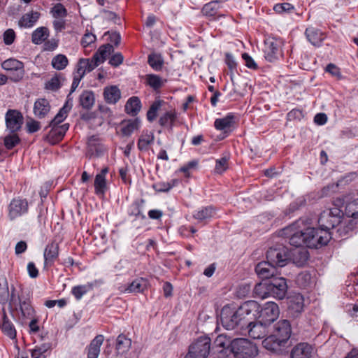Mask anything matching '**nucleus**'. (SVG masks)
I'll use <instances>...</instances> for the list:
<instances>
[{
    "label": "nucleus",
    "instance_id": "38",
    "mask_svg": "<svg viewBox=\"0 0 358 358\" xmlns=\"http://www.w3.org/2000/svg\"><path fill=\"white\" fill-rule=\"evenodd\" d=\"M29 291L24 290L23 289H20V292H17L14 287H11V293L9 294V305L11 307L17 308L18 305L22 301L21 299L22 296H24L26 294H29Z\"/></svg>",
    "mask_w": 358,
    "mask_h": 358
},
{
    "label": "nucleus",
    "instance_id": "61",
    "mask_svg": "<svg viewBox=\"0 0 358 358\" xmlns=\"http://www.w3.org/2000/svg\"><path fill=\"white\" fill-rule=\"evenodd\" d=\"M30 322L29 323V332L30 334H37L40 331L38 325L39 318L38 316L34 315L32 318H29Z\"/></svg>",
    "mask_w": 358,
    "mask_h": 358
},
{
    "label": "nucleus",
    "instance_id": "35",
    "mask_svg": "<svg viewBox=\"0 0 358 358\" xmlns=\"http://www.w3.org/2000/svg\"><path fill=\"white\" fill-rule=\"evenodd\" d=\"M3 333L11 339L16 337V330L14 324L6 315V313H3L2 317V324L1 326Z\"/></svg>",
    "mask_w": 358,
    "mask_h": 358
},
{
    "label": "nucleus",
    "instance_id": "55",
    "mask_svg": "<svg viewBox=\"0 0 358 358\" xmlns=\"http://www.w3.org/2000/svg\"><path fill=\"white\" fill-rule=\"evenodd\" d=\"M229 156H223L220 159H217L215 162V171L217 173H222L228 169Z\"/></svg>",
    "mask_w": 358,
    "mask_h": 358
},
{
    "label": "nucleus",
    "instance_id": "21",
    "mask_svg": "<svg viewBox=\"0 0 358 358\" xmlns=\"http://www.w3.org/2000/svg\"><path fill=\"white\" fill-rule=\"evenodd\" d=\"M87 155L89 157H101L103 155L105 152V148L103 145H102L99 140V138L96 136H92L88 138L87 141Z\"/></svg>",
    "mask_w": 358,
    "mask_h": 358
},
{
    "label": "nucleus",
    "instance_id": "37",
    "mask_svg": "<svg viewBox=\"0 0 358 358\" xmlns=\"http://www.w3.org/2000/svg\"><path fill=\"white\" fill-rule=\"evenodd\" d=\"M49 36V30L45 27H41L35 29L31 34V42L39 45L43 43Z\"/></svg>",
    "mask_w": 358,
    "mask_h": 358
},
{
    "label": "nucleus",
    "instance_id": "54",
    "mask_svg": "<svg viewBox=\"0 0 358 358\" xmlns=\"http://www.w3.org/2000/svg\"><path fill=\"white\" fill-rule=\"evenodd\" d=\"M311 275L309 272L303 271L297 275L296 282L300 287L305 288L311 283Z\"/></svg>",
    "mask_w": 358,
    "mask_h": 358
},
{
    "label": "nucleus",
    "instance_id": "6",
    "mask_svg": "<svg viewBox=\"0 0 358 358\" xmlns=\"http://www.w3.org/2000/svg\"><path fill=\"white\" fill-rule=\"evenodd\" d=\"M306 246L312 248H317L327 245L331 238L330 231L322 227L306 228Z\"/></svg>",
    "mask_w": 358,
    "mask_h": 358
},
{
    "label": "nucleus",
    "instance_id": "53",
    "mask_svg": "<svg viewBox=\"0 0 358 358\" xmlns=\"http://www.w3.org/2000/svg\"><path fill=\"white\" fill-rule=\"evenodd\" d=\"M66 106H63L57 114L55 116V117L50 122L48 127H59V124L62 123L67 117V114L69 111H67L65 108Z\"/></svg>",
    "mask_w": 358,
    "mask_h": 358
},
{
    "label": "nucleus",
    "instance_id": "23",
    "mask_svg": "<svg viewBox=\"0 0 358 358\" xmlns=\"http://www.w3.org/2000/svg\"><path fill=\"white\" fill-rule=\"evenodd\" d=\"M305 35L307 40L315 47L321 46L326 38L325 34L323 31L314 27L306 28Z\"/></svg>",
    "mask_w": 358,
    "mask_h": 358
},
{
    "label": "nucleus",
    "instance_id": "34",
    "mask_svg": "<svg viewBox=\"0 0 358 358\" xmlns=\"http://www.w3.org/2000/svg\"><path fill=\"white\" fill-rule=\"evenodd\" d=\"M146 287L147 281L145 279L142 278H136L124 288L123 292L126 293H140L143 292Z\"/></svg>",
    "mask_w": 358,
    "mask_h": 358
},
{
    "label": "nucleus",
    "instance_id": "24",
    "mask_svg": "<svg viewBox=\"0 0 358 358\" xmlns=\"http://www.w3.org/2000/svg\"><path fill=\"white\" fill-rule=\"evenodd\" d=\"M30 292L22 296V300L18 305L21 315L23 319L32 318L36 315V312L31 303Z\"/></svg>",
    "mask_w": 358,
    "mask_h": 358
},
{
    "label": "nucleus",
    "instance_id": "28",
    "mask_svg": "<svg viewBox=\"0 0 358 358\" xmlns=\"http://www.w3.org/2000/svg\"><path fill=\"white\" fill-rule=\"evenodd\" d=\"M142 104L138 96H133L130 97L126 102L124 110L126 113L131 116H136L140 112Z\"/></svg>",
    "mask_w": 358,
    "mask_h": 358
},
{
    "label": "nucleus",
    "instance_id": "31",
    "mask_svg": "<svg viewBox=\"0 0 358 358\" xmlns=\"http://www.w3.org/2000/svg\"><path fill=\"white\" fill-rule=\"evenodd\" d=\"M154 140L155 136L152 132L148 131H143L137 143L138 150L143 152L148 151L149 146L154 143Z\"/></svg>",
    "mask_w": 358,
    "mask_h": 358
},
{
    "label": "nucleus",
    "instance_id": "20",
    "mask_svg": "<svg viewBox=\"0 0 358 358\" xmlns=\"http://www.w3.org/2000/svg\"><path fill=\"white\" fill-rule=\"evenodd\" d=\"M277 269L275 266L266 259L259 262L255 266V272L262 279H272L275 277Z\"/></svg>",
    "mask_w": 358,
    "mask_h": 358
},
{
    "label": "nucleus",
    "instance_id": "19",
    "mask_svg": "<svg viewBox=\"0 0 358 358\" xmlns=\"http://www.w3.org/2000/svg\"><path fill=\"white\" fill-rule=\"evenodd\" d=\"M59 257V244L52 241L48 243L43 252L44 268L52 266Z\"/></svg>",
    "mask_w": 358,
    "mask_h": 358
},
{
    "label": "nucleus",
    "instance_id": "5",
    "mask_svg": "<svg viewBox=\"0 0 358 358\" xmlns=\"http://www.w3.org/2000/svg\"><path fill=\"white\" fill-rule=\"evenodd\" d=\"M294 254L282 243H277L266 252V259L275 267L285 266Z\"/></svg>",
    "mask_w": 358,
    "mask_h": 358
},
{
    "label": "nucleus",
    "instance_id": "30",
    "mask_svg": "<svg viewBox=\"0 0 358 358\" xmlns=\"http://www.w3.org/2000/svg\"><path fill=\"white\" fill-rule=\"evenodd\" d=\"M177 119V113L175 110H171L164 113L159 119V124L161 127L171 131L173 129L174 122Z\"/></svg>",
    "mask_w": 358,
    "mask_h": 358
},
{
    "label": "nucleus",
    "instance_id": "62",
    "mask_svg": "<svg viewBox=\"0 0 358 358\" xmlns=\"http://www.w3.org/2000/svg\"><path fill=\"white\" fill-rule=\"evenodd\" d=\"M242 59L245 62V65L250 69L257 70L258 69V65L253 59V58L247 52L242 54Z\"/></svg>",
    "mask_w": 358,
    "mask_h": 358
},
{
    "label": "nucleus",
    "instance_id": "32",
    "mask_svg": "<svg viewBox=\"0 0 358 358\" xmlns=\"http://www.w3.org/2000/svg\"><path fill=\"white\" fill-rule=\"evenodd\" d=\"M141 121L136 117L134 120H124L121 122V132L124 136H129L134 131L138 130L140 127Z\"/></svg>",
    "mask_w": 358,
    "mask_h": 358
},
{
    "label": "nucleus",
    "instance_id": "11",
    "mask_svg": "<svg viewBox=\"0 0 358 358\" xmlns=\"http://www.w3.org/2000/svg\"><path fill=\"white\" fill-rule=\"evenodd\" d=\"M8 210L9 219L14 220L28 213L29 203L26 199L18 196L11 200L8 206Z\"/></svg>",
    "mask_w": 358,
    "mask_h": 358
},
{
    "label": "nucleus",
    "instance_id": "47",
    "mask_svg": "<svg viewBox=\"0 0 358 358\" xmlns=\"http://www.w3.org/2000/svg\"><path fill=\"white\" fill-rule=\"evenodd\" d=\"M21 140L17 133H10L3 138V145L7 150H11L20 143Z\"/></svg>",
    "mask_w": 358,
    "mask_h": 358
},
{
    "label": "nucleus",
    "instance_id": "15",
    "mask_svg": "<svg viewBox=\"0 0 358 358\" xmlns=\"http://www.w3.org/2000/svg\"><path fill=\"white\" fill-rule=\"evenodd\" d=\"M265 58L267 61L273 62L281 55L280 42L276 39H268L265 42Z\"/></svg>",
    "mask_w": 358,
    "mask_h": 358
},
{
    "label": "nucleus",
    "instance_id": "57",
    "mask_svg": "<svg viewBox=\"0 0 358 358\" xmlns=\"http://www.w3.org/2000/svg\"><path fill=\"white\" fill-rule=\"evenodd\" d=\"M294 10V6L289 3H277L273 6V10L277 13H289Z\"/></svg>",
    "mask_w": 358,
    "mask_h": 358
},
{
    "label": "nucleus",
    "instance_id": "18",
    "mask_svg": "<svg viewBox=\"0 0 358 358\" xmlns=\"http://www.w3.org/2000/svg\"><path fill=\"white\" fill-rule=\"evenodd\" d=\"M304 307V298L299 293H295L288 297L289 313L293 317H297L303 310Z\"/></svg>",
    "mask_w": 358,
    "mask_h": 358
},
{
    "label": "nucleus",
    "instance_id": "12",
    "mask_svg": "<svg viewBox=\"0 0 358 358\" xmlns=\"http://www.w3.org/2000/svg\"><path fill=\"white\" fill-rule=\"evenodd\" d=\"M231 341L230 337L220 334L215 339L212 350L217 358H226L231 354Z\"/></svg>",
    "mask_w": 358,
    "mask_h": 358
},
{
    "label": "nucleus",
    "instance_id": "33",
    "mask_svg": "<svg viewBox=\"0 0 358 358\" xmlns=\"http://www.w3.org/2000/svg\"><path fill=\"white\" fill-rule=\"evenodd\" d=\"M40 16V13L37 11L26 13L19 20V26L24 28H31L36 23Z\"/></svg>",
    "mask_w": 358,
    "mask_h": 358
},
{
    "label": "nucleus",
    "instance_id": "1",
    "mask_svg": "<svg viewBox=\"0 0 358 358\" xmlns=\"http://www.w3.org/2000/svg\"><path fill=\"white\" fill-rule=\"evenodd\" d=\"M258 306L255 301H247L237 309L230 306H224L220 313V322L227 330L236 328L244 329L250 320H254L257 313Z\"/></svg>",
    "mask_w": 358,
    "mask_h": 358
},
{
    "label": "nucleus",
    "instance_id": "42",
    "mask_svg": "<svg viewBox=\"0 0 358 358\" xmlns=\"http://www.w3.org/2000/svg\"><path fill=\"white\" fill-rule=\"evenodd\" d=\"M114 50L113 46L111 44H106L99 47L96 52L94 55V57H97L99 64L104 62L108 56L110 55Z\"/></svg>",
    "mask_w": 358,
    "mask_h": 358
},
{
    "label": "nucleus",
    "instance_id": "10",
    "mask_svg": "<svg viewBox=\"0 0 358 358\" xmlns=\"http://www.w3.org/2000/svg\"><path fill=\"white\" fill-rule=\"evenodd\" d=\"M287 280L283 277L273 278L267 285V291L274 298L283 299L287 292Z\"/></svg>",
    "mask_w": 358,
    "mask_h": 358
},
{
    "label": "nucleus",
    "instance_id": "63",
    "mask_svg": "<svg viewBox=\"0 0 358 358\" xmlns=\"http://www.w3.org/2000/svg\"><path fill=\"white\" fill-rule=\"evenodd\" d=\"M3 42L6 45H11L15 39V33L13 29H8L3 34Z\"/></svg>",
    "mask_w": 358,
    "mask_h": 358
},
{
    "label": "nucleus",
    "instance_id": "46",
    "mask_svg": "<svg viewBox=\"0 0 358 358\" xmlns=\"http://www.w3.org/2000/svg\"><path fill=\"white\" fill-rule=\"evenodd\" d=\"M1 66L4 70L10 72L24 68V64L16 59L10 58L5 60L1 64Z\"/></svg>",
    "mask_w": 358,
    "mask_h": 358
},
{
    "label": "nucleus",
    "instance_id": "17",
    "mask_svg": "<svg viewBox=\"0 0 358 358\" xmlns=\"http://www.w3.org/2000/svg\"><path fill=\"white\" fill-rule=\"evenodd\" d=\"M48 127L47 126L45 129ZM51 128L49 133L45 136V140L52 145L58 143L62 140L66 132L69 128L67 123L63 124L59 127H50Z\"/></svg>",
    "mask_w": 358,
    "mask_h": 358
},
{
    "label": "nucleus",
    "instance_id": "48",
    "mask_svg": "<svg viewBox=\"0 0 358 358\" xmlns=\"http://www.w3.org/2000/svg\"><path fill=\"white\" fill-rule=\"evenodd\" d=\"M148 62L155 71H160L164 64V59L159 54L152 53L148 55Z\"/></svg>",
    "mask_w": 358,
    "mask_h": 358
},
{
    "label": "nucleus",
    "instance_id": "4",
    "mask_svg": "<svg viewBox=\"0 0 358 358\" xmlns=\"http://www.w3.org/2000/svg\"><path fill=\"white\" fill-rule=\"evenodd\" d=\"M231 354L234 358H255L258 348L247 338H235L231 341Z\"/></svg>",
    "mask_w": 358,
    "mask_h": 358
},
{
    "label": "nucleus",
    "instance_id": "49",
    "mask_svg": "<svg viewBox=\"0 0 358 358\" xmlns=\"http://www.w3.org/2000/svg\"><path fill=\"white\" fill-rule=\"evenodd\" d=\"M345 214L348 217L358 218V198L346 204Z\"/></svg>",
    "mask_w": 358,
    "mask_h": 358
},
{
    "label": "nucleus",
    "instance_id": "45",
    "mask_svg": "<svg viewBox=\"0 0 358 358\" xmlns=\"http://www.w3.org/2000/svg\"><path fill=\"white\" fill-rule=\"evenodd\" d=\"M51 64L55 69L61 71L68 66L69 59L66 55L58 54L52 59Z\"/></svg>",
    "mask_w": 358,
    "mask_h": 358
},
{
    "label": "nucleus",
    "instance_id": "40",
    "mask_svg": "<svg viewBox=\"0 0 358 358\" xmlns=\"http://www.w3.org/2000/svg\"><path fill=\"white\" fill-rule=\"evenodd\" d=\"M179 180L178 179H172L169 181H160L155 182L152 187L153 189L158 192H169L173 187H176L178 185Z\"/></svg>",
    "mask_w": 358,
    "mask_h": 358
},
{
    "label": "nucleus",
    "instance_id": "43",
    "mask_svg": "<svg viewBox=\"0 0 358 358\" xmlns=\"http://www.w3.org/2000/svg\"><path fill=\"white\" fill-rule=\"evenodd\" d=\"M131 345V339L127 338L123 334H120L117 336L116 340V350L119 354H123L127 352Z\"/></svg>",
    "mask_w": 358,
    "mask_h": 358
},
{
    "label": "nucleus",
    "instance_id": "58",
    "mask_svg": "<svg viewBox=\"0 0 358 358\" xmlns=\"http://www.w3.org/2000/svg\"><path fill=\"white\" fill-rule=\"evenodd\" d=\"M61 76L56 75L52 77L46 84L45 88L52 91H56L61 87Z\"/></svg>",
    "mask_w": 358,
    "mask_h": 358
},
{
    "label": "nucleus",
    "instance_id": "64",
    "mask_svg": "<svg viewBox=\"0 0 358 358\" xmlns=\"http://www.w3.org/2000/svg\"><path fill=\"white\" fill-rule=\"evenodd\" d=\"M26 127L27 131L29 134L36 132L41 128L40 123L34 119H30L29 121H27L26 123Z\"/></svg>",
    "mask_w": 358,
    "mask_h": 358
},
{
    "label": "nucleus",
    "instance_id": "52",
    "mask_svg": "<svg viewBox=\"0 0 358 358\" xmlns=\"http://www.w3.org/2000/svg\"><path fill=\"white\" fill-rule=\"evenodd\" d=\"M95 193L97 195L104 194L106 189V177L102 175H96L94 180Z\"/></svg>",
    "mask_w": 358,
    "mask_h": 358
},
{
    "label": "nucleus",
    "instance_id": "29",
    "mask_svg": "<svg viewBox=\"0 0 358 358\" xmlns=\"http://www.w3.org/2000/svg\"><path fill=\"white\" fill-rule=\"evenodd\" d=\"M50 105L46 99H37L34 106V115L38 118H43L50 112Z\"/></svg>",
    "mask_w": 358,
    "mask_h": 358
},
{
    "label": "nucleus",
    "instance_id": "59",
    "mask_svg": "<svg viewBox=\"0 0 358 358\" xmlns=\"http://www.w3.org/2000/svg\"><path fill=\"white\" fill-rule=\"evenodd\" d=\"M81 64H83L85 66L87 72H90L93 71L96 67H97L100 64L98 58L96 57H93L92 60L88 59H81Z\"/></svg>",
    "mask_w": 358,
    "mask_h": 358
},
{
    "label": "nucleus",
    "instance_id": "41",
    "mask_svg": "<svg viewBox=\"0 0 358 358\" xmlns=\"http://www.w3.org/2000/svg\"><path fill=\"white\" fill-rule=\"evenodd\" d=\"M80 106L85 109H90L95 101L94 93L92 91H84L80 95Z\"/></svg>",
    "mask_w": 358,
    "mask_h": 358
},
{
    "label": "nucleus",
    "instance_id": "9",
    "mask_svg": "<svg viewBox=\"0 0 358 358\" xmlns=\"http://www.w3.org/2000/svg\"><path fill=\"white\" fill-rule=\"evenodd\" d=\"M343 213L337 208H334L320 214L318 223L324 229L329 231L341 223Z\"/></svg>",
    "mask_w": 358,
    "mask_h": 358
},
{
    "label": "nucleus",
    "instance_id": "8",
    "mask_svg": "<svg viewBox=\"0 0 358 358\" xmlns=\"http://www.w3.org/2000/svg\"><path fill=\"white\" fill-rule=\"evenodd\" d=\"M257 313L255 314L254 320L258 319L263 324L270 326L279 317L280 310L275 303L268 301L265 303L262 307L257 303Z\"/></svg>",
    "mask_w": 358,
    "mask_h": 358
},
{
    "label": "nucleus",
    "instance_id": "56",
    "mask_svg": "<svg viewBox=\"0 0 358 358\" xmlns=\"http://www.w3.org/2000/svg\"><path fill=\"white\" fill-rule=\"evenodd\" d=\"M9 289L6 278L0 279V301L4 303L8 300Z\"/></svg>",
    "mask_w": 358,
    "mask_h": 358
},
{
    "label": "nucleus",
    "instance_id": "36",
    "mask_svg": "<svg viewBox=\"0 0 358 358\" xmlns=\"http://www.w3.org/2000/svg\"><path fill=\"white\" fill-rule=\"evenodd\" d=\"M215 214V210L212 206L202 207L193 213V217L199 221L210 219Z\"/></svg>",
    "mask_w": 358,
    "mask_h": 358
},
{
    "label": "nucleus",
    "instance_id": "25",
    "mask_svg": "<svg viewBox=\"0 0 358 358\" xmlns=\"http://www.w3.org/2000/svg\"><path fill=\"white\" fill-rule=\"evenodd\" d=\"M313 348L306 343H300L295 345L290 353V358H310Z\"/></svg>",
    "mask_w": 358,
    "mask_h": 358
},
{
    "label": "nucleus",
    "instance_id": "60",
    "mask_svg": "<svg viewBox=\"0 0 358 358\" xmlns=\"http://www.w3.org/2000/svg\"><path fill=\"white\" fill-rule=\"evenodd\" d=\"M128 214L129 215L135 216L136 217H141L142 218L145 217V215L141 212V208L139 203L136 201L134 202L128 210Z\"/></svg>",
    "mask_w": 358,
    "mask_h": 358
},
{
    "label": "nucleus",
    "instance_id": "3",
    "mask_svg": "<svg viewBox=\"0 0 358 358\" xmlns=\"http://www.w3.org/2000/svg\"><path fill=\"white\" fill-rule=\"evenodd\" d=\"M303 221L299 220L292 224L284 228L281 231V236L287 239L289 243L296 248L303 245L306 246V228L302 227Z\"/></svg>",
    "mask_w": 358,
    "mask_h": 358
},
{
    "label": "nucleus",
    "instance_id": "7",
    "mask_svg": "<svg viewBox=\"0 0 358 358\" xmlns=\"http://www.w3.org/2000/svg\"><path fill=\"white\" fill-rule=\"evenodd\" d=\"M210 349V338L208 336H201L189 345L185 358H207Z\"/></svg>",
    "mask_w": 358,
    "mask_h": 358
},
{
    "label": "nucleus",
    "instance_id": "16",
    "mask_svg": "<svg viewBox=\"0 0 358 358\" xmlns=\"http://www.w3.org/2000/svg\"><path fill=\"white\" fill-rule=\"evenodd\" d=\"M236 123V117L232 113H228L222 118H217L214 122L217 130L222 131L227 136L233 130Z\"/></svg>",
    "mask_w": 358,
    "mask_h": 358
},
{
    "label": "nucleus",
    "instance_id": "51",
    "mask_svg": "<svg viewBox=\"0 0 358 358\" xmlns=\"http://www.w3.org/2000/svg\"><path fill=\"white\" fill-rule=\"evenodd\" d=\"M50 13L55 19H62L67 16L68 12L61 3H57L51 8Z\"/></svg>",
    "mask_w": 358,
    "mask_h": 358
},
{
    "label": "nucleus",
    "instance_id": "2",
    "mask_svg": "<svg viewBox=\"0 0 358 358\" xmlns=\"http://www.w3.org/2000/svg\"><path fill=\"white\" fill-rule=\"evenodd\" d=\"M292 335V327L289 320H281L273 327L271 335L262 341V345L266 350L279 354L287 345Z\"/></svg>",
    "mask_w": 358,
    "mask_h": 358
},
{
    "label": "nucleus",
    "instance_id": "26",
    "mask_svg": "<svg viewBox=\"0 0 358 358\" xmlns=\"http://www.w3.org/2000/svg\"><path fill=\"white\" fill-rule=\"evenodd\" d=\"M103 97L108 104H115L121 98L120 90L116 85L106 87L103 90Z\"/></svg>",
    "mask_w": 358,
    "mask_h": 358
},
{
    "label": "nucleus",
    "instance_id": "22",
    "mask_svg": "<svg viewBox=\"0 0 358 358\" xmlns=\"http://www.w3.org/2000/svg\"><path fill=\"white\" fill-rule=\"evenodd\" d=\"M102 283V280H95L85 285L74 286L71 289V294L74 296L77 301H80L85 294L92 291L94 287L99 286Z\"/></svg>",
    "mask_w": 358,
    "mask_h": 358
},
{
    "label": "nucleus",
    "instance_id": "14",
    "mask_svg": "<svg viewBox=\"0 0 358 358\" xmlns=\"http://www.w3.org/2000/svg\"><path fill=\"white\" fill-rule=\"evenodd\" d=\"M253 320L249 321L245 328L248 329V335L253 339H261L264 338L268 333V326L266 324H263L258 320L255 322Z\"/></svg>",
    "mask_w": 358,
    "mask_h": 358
},
{
    "label": "nucleus",
    "instance_id": "13",
    "mask_svg": "<svg viewBox=\"0 0 358 358\" xmlns=\"http://www.w3.org/2000/svg\"><path fill=\"white\" fill-rule=\"evenodd\" d=\"M6 127L10 133H17L22 129L24 117L17 110L8 109L5 115Z\"/></svg>",
    "mask_w": 358,
    "mask_h": 358
},
{
    "label": "nucleus",
    "instance_id": "27",
    "mask_svg": "<svg viewBox=\"0 0 358 358\" xmlns=\"http://www.w3.org/2000/svg\"><path fill=\"white\" fill-rule=\"evenodd\" d=\"M104 341V337L99 334L94 337L87 348V358H98L100 353V348Z\"/></svg>",
    "mask_w": 358,
    "mask_h": 358
},
{
    "label": "nucleus",
    "instance_id": "39",
    "mask_svg": "<svg viewBox=\"0 0 358 358\" xmlns=\"http://www.w3.org/2000/svg\"><path fill=\"white\" fill-rule=\"evenodd\" d=\"M221 8V2L219 1H212L206 3L203 8L202 13L204 15L208 17H215L218 14L219 9Z\"/></svg>",
    "mask_w": 358,
    "mask_h": 358
},
{
    "label": "nucleus",
    "instance_id": "44",
    "mask_svg": "<svg viewBox=\"0 0 358 358\" xmlns=\"http://www.w3.org/2000/svg\"><path fill=\"white\" fill-rule=\"evenodd\" d=\"M164 103V101L157 99L151 104L146 115L147 119L150 122H152L157 118V113Z\"/></svg>",
    "mask_w": 358,
    "mask_h": 358
},
{
    "label": "nucleus",
    "instance_id": "50",
    "mask_svg": "<svg viewBox=\"0 0 358 358\" xmlns=\"http://www.w3.org/2000/svg\"><path fill=\"white\" fill-rule=\"evenodd\" d=\"M145 82L148 85H149L155 90L161 88L164 84L162 78L155 74L147 75L145 78Z\"/></svg>",
    "mask_w": 358,
    "mask_h": 358
}]
</instances>
